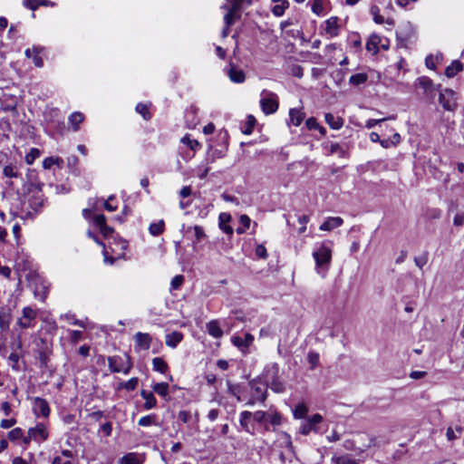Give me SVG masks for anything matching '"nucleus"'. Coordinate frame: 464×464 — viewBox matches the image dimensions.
I'll return each mask as SVG.
<instances>
[{
    "label": "nucleus",
    "mask_w": 464,
    "mask_h": 464,
    "mask_svg": "<svg viewBox=\"0 0 464 464\" xmlns=\"http://www.w3.org/2000/svg\"><path fill=\"white\" fill-rule=\"evenodd\" d=\"M184 282V276L181 275H178L174 276L170 283L171 290H177L179 289Z\"/></svg>",
    "instance_id": "4d7b16f0"
},
{
    "label": "nucleus",
    "mask_w": 464,
    "mask_h": 464,
    "mask_svg": "<svg viewBox=\"0 0 464 464\" xmlns=\"http://www.w3.org/2000/svg\"><path fill=\"white\" fill-rule=\"evenodd\" d=\"M219 227L227 235L233 234V228L227 223L231 220V216L227 213H221L218 217Z\"/></svg>",
    "instance_id": "a878e982"
},
{
    "label": "nucleus",
    "mask_w": 464,
    "mask_h": 464,
    "mask_svg": "<svg viewBox=\"0 0 464 464\" xmlns=\"http://www.w3.org/2000/svg\"><path fill=\"white\" fill-rule=\"evenodd\" d=\"M415 85L417 88L423 91V94L429 97H433L435 95L436 89L430 78L426 76L420 77L417 79Z\"/></svg>",
    "instance_id": "f8f14e48"
},
{
    "label": "nucleus",
    "mask_w": 464,
    "mask_h": 464,
    "mask_svg": "<svg viewBox=\"0 0 464 464\" xmlns=\"http://www.w3.org/2000/svg\"><path fill=\"white\" fill-rule=\"evenodd\" d=\"M41 155V151L40 150L36 149V148H32L30 150V151L26 154L25 156V162L28 164V165H32L34 163V161L39 158Z\"/></svg>",
    "instance_id": "8fccbe9b"
},
{
    "label": "nucleus",
    "mask_w": 464,
    "mask_h": 464,
    "mask_svg": "<svg viewBox=\"0 0 464 464\" xmlns=\"http://www.w3.org/2000/svg\"><path fill=\"white\" fill-rule=\"evenodd\" d=\"M343 224V219L340 217H329L320 226V230L331 231Z\"/></svg>",
    "instance_id": "a211bd4d"
},
{
    "label": "nucleus",
    "mask_w": 464,
    "mask_h": 464,
    "mask_svg": "<svg viewBox=\"0 0 464 464\" xmlns=\"http://www.w3.org/2000/svg\"><path fill=\"white\" fill-rule=\"evenodd\" d=\"M368 75L364 72H360L353 74L349 79V83L353 86H359L361 84H363L367 82Z\"/></svg>",
    "instance_id": "4c0bfd02"
},
{
    "label": "nucleus",
    "mask_w": 464,
    "mask_h": 464,
    "mask_svg": "<svg viewBox=\"0 0 464 464\" xmlns=\"http://www.w3.org/2000/svg\"><path fill=\"white\" fill-rule=\"evenodd\" d=\"M149 231L152 236H160L164 231V221L160 220L157 223H152L150 225Z\"/></svg>",
    "instance_id": "c03bdc74"
},
{
    "label": "nucleus",
    "mask_w": 464,
    "mask_h": 464,
    "mask_svg": "<svg viewBox=\"0 0 464 464\" xmlns=\"http://www.w3.org/2000/svg\"><path fill=\"white\" fill-rule=\"evenodd\" d=\"M37 315V310L31 306H25L22 310V316L17 319V325L23 329L33 328Z\"/></svg>",
    "instance_id": "1a4fd4ad"
},
{
    "label": "nucleus",
    "mask_w": 464,
    "mask_h": 464,
    "mask_svg": "<svg viewBox=\"0 0 464 464\" xmlns=\"http://www.w3.org/2000/svg\"><path fill=\"white\" fill-rule=\"evenodd\" d=\"M156 419L157 417L154 414L146 415L139 420L138 424L141 427H149L150 425L156 424Z\"/></svg>",
    "instance_id": "de8ad7c7"
},
{
    "label": "nucleus",
    "mask_w": 464,
    "mask_h": 464,
    "mask_svg": "<svg viewBox=\"0 0 464 464\" xmlns=\"http://www.w3.org/2000/svg\"><path fill=\"white\" fill-rule=\"evenodd\" d=\"M19 165L15 161H8L3 169V174L6 178L16 179L21 176Z\"/></svg>",
    "instance_id": "aec40b11"
},
{
    "label": "nucleus",
    "mask_w": 464,
    "mask_h": 464,
    "mask_svg": "<svg viewBox=\"0 0 464 464\" xmlns=\"http://www.w3.org/2000/svg\"><path fill=\"white\" fill-rule=\"evenodd\" d=\"M54 165L59 169H62L63 165V160L59 157H48L45 158L43 161V167L44 169H50Z\"/></svg>",
    "instance_id": "473e14b6"
},
{
    "label": "nucleus",
    "mask_w": 464,
    "mask_h": 464,
    "mask_svg": "<svg viewBox=\"0 0 464 464\" xmlns=\"http://www.w3.org/2000/svg\"><path fill=\"white\" fill-rule=\"evenodd\" d=\"M275 5L272 8V13L275 16H282L285 11L289 7L287 0H272Z\"/></svg>",
    "instance_id": "393cba45"
},
{
    "label": "nucleus",
    "mask_w": 464,
    "mask_h": 464,
    "mask_svg": "<svg viewBox=\"0 0 464 464\" xmlns=\"http://www.w3.org/2000/svg\"><path fill=\"white\" fill-rule=\"evenodd\" d=\"M138 382H139L138 378H136V377L135 378H131L129 381H127L126 382H124L123 387L127 391H133V390L136 389V387L138 385Z\"/></svg>",
    "instance_id": "69168bd1"
},
{
    "label": "nucleus",
    "mask_w": 464,
    "mask_h": 464,
    "mask_svg": "<svg viewBox=\"0 0 464 464\" xmlns=\"http://www.w3.org/2000/svg\"><path fill=\"white\" fill-rule=\"evenodd\" d=\"M308 221H309L308 216L303 215L298 218V222L301 225V227L298 229V232L300 234L304 233L306 230V224L308 223Z\"/></svg>",
    "instance_id": "0e129e2a"
},
{
    "label": "nucleus",
    "mask_w": 464,
    "mask_h": 464,
    "mask_svg": "<svg viewBox=\"0 0 464 464\" xmlns=\"http://www.w3.org/2000/svg\"><path fill=\"white\" fill-rule=\"evenodd\" d=\"M323 2L322 0H314L312 5V11L316 14H321L323 12Z\"/></svg>",
    "instance_id": "338daca9"
},
{
    "label": "nucleus",
    "mask_w": 464,
    "mask_h": 464,
    "mask_svg": "<svg viewBox=\"0 0 464 464\" xmlns=\"http://www.w3.org/2000/svg\"><path fill=\"white\" fill-rule=\"evenodd\" d=\"M178 419L182 421L183 423H188L192 419V413L188 411H180L178 413Z\"/></svg>",
    "instance_id": "13d9d810"
},
{
    "label": "nucleus",
    "mask_w": 464,
    "mask_h": 464,
    "mask_svg": "<svg viewBox=\"0 0 464 464\" xmlns=\"http://www.w3.org/2000/svg\"><path fill=\"white\" fill-rule=\"evenodd\" d=\"M267 417L266 424L269 423L273 427H277L281 425L282 416L277 411H266Z\"/></svg>",
    "instance_id": "f704fd0d"
},
{
    "label": "nucleus",
    "mask_w": 464,
    "mask_h": 464,
    "mask_svg": "<svg viewBox=\"0 0 464 464\" xmlns=\"http://www.w3.org/2000/svg\"><path fill=\"white\" fill-rule=\"evenodd\" d=\"M233 344L240 349L247 348L254 341V336L248 333L245 334L244 337L233 336L231 339Z\"/></svg>",
    "instance_id": "412c9836"
},
{
    "label": "nucleus",
    "mask_w": 464,
    "mask_h": 464,
    "mask_svg": "<svg viewBox=\"0 0 464 464\" xmlns=\"http://www.w3.org/2000/svg\"><path fill=\"white\" fill-rule=\"evenodd\" d=\"M183 339V334L179 332H172L166 335V344L171 348H175Z\"/></svg>",
    "instance_id": "c85d7f7f"
},
{
    "label": "nucleus",
    "mask_w": 464,
    "mask_h": 464,
    "mask_svg": "<svg viewBox=\"0 0 464 464\" xmlns=\"http://www.w3.org/2000/svg\"><path fill=\"white\" fill-rule=\"evenodd\" d=\"M33 288L34 295L36 299L44 302L47 296L48 287L45 285L44 280L39 276V280L29 285Z\"/></svg>",
    "instance_id": "ddd939ff"
},
{
    "label": "nucleus",
    "mask_w": 464,
    "mask_h": 464,
    "mask_svg": "<svg viewBox=\"0 0 464 464\" xmlns=\"http://www.w3.org/2000/svg\"><path fill=\"white\" fill-rule=\"evenodd\" d=\"M135 341L136 349L138 350H149L151 344V337L149 334L138 332L133 336Z\"/></svg>",
    "instance_id": "2eb2a0df"
},
{
    "label": "nucleus",
    "mask_w": 464,
    "mask_h": 464,
    "mask_svg": "<svg viewBox=\"0 0 464 464\" xmlns=\"http://www.w3.org/2000/svg\"><path fill=\"white\" fill-rule=\"evenodd\" d=\"M259 103L265 114L276 113L279 105L278 96L270 91L264 90L260 93Z\"/></svg>",
    "instance_id": "423d86ee"
},
{
    "label": "nucleus",
    "mask_w": 464,
    "mask_h": 464,
    "mask_svg": "<svg viewBox=\"0 0 464 464\" xmlns=\"http://www.w3.org/2000/svg\"><path fill=\"white\" fill-rule=\"evenodd\" d=\"M115 200L114 196H110L107 200L104 201L103 207L107 211H115L118 208V205L114 204L113 201Z\"/></svg>",
    "instance_id": "6e6d98bb"
},
{
    "label": "nucleus",
    "mask_w": 464,
    "mask_h": 464,
    "mask_svg": "<svg viewBox=\"0 0 464 464\" xmlns=\"http://www.w3.org/2000/svg\"><path fill=\"white\" fill-rule=\"evenodd\" d=\"M251 387L255 390L256 394L254 395L258 401L264 402L266 399V387H261L256 385V382H250Z\"/></svg>",
    "instance_id": "c9c22d12"
},
{
    "label": "nucleus",
    "mask_w": 464,
    "mask_h": 464,
    "mask_svg": "<svg viewBox=\"0 0 464 464\" xmlns=\"http://www.w3.org/2000/svg\"><path fill=\"white\" fill-rule=\"evenodd\" d=\"M380 43V36L375 34H372L366 43L367 51L372 52L373 54H376L379 52L378 45Z\"/></svg>",
    "instance_id": "7c9ffc66"
},
{
    "label": "nucleus",
    "mask_w": 464,
    "mask_h": 464,
    "mask_svg": "<svg viewBox=\"0 0 464 464\" xmlns=\"http://www.w3.org/2000/svg\"><path fill=\"white\" fill-rule=\"evenodd\" d=\"M255 253H256V256L261 259H266L268 256L266 248L262 244H259L256 246Z\"/></svg>",
    "instance_id": "bf43d9fd"
},
{
    "label": "nucleus",
    "mask_w": 464,
    "mask_h": 464,
    "mask_svg": "<svg viewBox=\"0 0 464 464\" xmlns=\"http://www.w3.org/2000/svg\"><path fill=\"white\" fill-rule=\"evenodd\" d=\"M370 12H371V14L373 17V21L376 24H381L384 23V19L380 14V9H379V7L377 5H372Z\"/></svg>",
    "instance_id": "864d4df0"
},
{
    "label": "nucleus",
    "mask_w": 464,
    "mask_h": 464,
    "mask_svg": "<svg viewBox=\"0 0 464 464\" xmlns=\"http://www.w3.org/2000/svg\"><path fill=\"white\" fill-rule=\"evenodd\" d=\"M24 432L21 428H14L7 433L8 440L13 442L21 440L22 442L24 443Z\"/></svg>",
    "instance_id": "e433bc0d"
},
{
    "label": "nucleus",
    "mask_w": 464,
    "mask_h": 464,
    "mask_svg": "<svg viewBox=\"0 0 464 464\" xmlns=\"http://www.w3.org/2000/svg\"><path fill=\"white\" fill-rule=\"evenodd\" d=\"M323 422V416L321 414H314L307 417L302 421L299 430L303 435H308L310 432H321L320 424Z\"/></svg>",
    "instance_id": "6e6552de"
},
{
    "label": "nucleus",
    "mask_w": 464,
    "mask_h": 464,
    "mask_svg": "<svg viewBox=\"0 0 464 464\" xmlns=\"http://www.w3.org/2000/svg\"><path fill=\"white\" fill-rule=\"evenodd\" d=\"M50 436V424L48 421L37 422L34 427L28 429L24 439V445L28 446L32 441L42 444Z\"/></svg>",
    "instance_id": "f03ea898"
},
{
    "label": "nucleus",
    "mask_w": 464,
    "mask_h": 464,
    "mask_svg": "<svg viewBox=\"0 0 464 464\" xmlns=\"http://www.w3.org/2000/svg\"><path fill=\"white\" fill-rule=\"evenodd\" d=\"M332 460L334 464H358L355 459L350 458L347 455L334 457Z\"/></svg>",
    "instance_id": "3c124183"
},
{
    "label": "nucleus",
    "mask_w": 464,
    "mask_h": 464,
    "mask_svg": "<svg viewBox=\"0 0 464 464\" xmlns=\"http://www.w3.org/2000/svg\"><path fill=\"white\" fill-rule=\"evenodd\" d=\"M333 242L325 241L313 252V257L315 261V271L322 277H324L330 268L333 253Z\"/></svg>",
    "instance_id": "f257e3e1"
},
{
    "label": "nucleus",
    "mask_w": 464,
    "mask_h": 464,
    "mask_svg": "<svg viewBox=\"0 0 464 464\" xmlns=\"http://www.w3.org/2000/svg\"><path fill=\"white\" fill-rule=\"evenodd\" d=\"M463 68L462 63L459 60H455L450 65L446 67L445 75L449 78L454 77Z\"/></svg>",
    "instance_id": "2f4dec72"
},
{
    "label": "nucleus",
    "mask_w": 464,
    "mask_h": 464,
    "mask_svg": "<svg viewBox=\"0 0 464 464\" xmlns=\"http://www.w3.org/2000/svg\"><path fill=\"white\" fill-rule=\"evenodd\" d=\"M252 418V412L244 411L239 415V424L243 430L247 433L253 434V430L249 425L250 419Z\"/></svg>",
    "instance_id": "b1692460"
},
{
    "label": "nucleus",
    "mask_w": 464,
    "mask_h": 464,
    "mask_svg": "<svg viewBox=\"0 0 464 464\" xmlns=\"http://www.w3.org/2000/svg\"><path fill=\"white\" fill-rule=\"evenodd\" d=\"M29 207L34 214L39 213L44 206V198L42 191L39 189L29 198Z\"/></svg>",
    "instance_id": "4468645a"
},
{
    "label": "nucleus",
    "mask_w": 464,
    "mask_h": 464,
    "mask_svg": "<svg viewBox=\"0 0 464 464\" xmlns=\"http://www.w3.org/2000/svg\"><path fill=\"white\" fill-rule=\"evenodd\" d=\"M151 104L149 103H138L136 106V111L139 114H141L142 116H145L146 114L150 113L149 108Z\"/></svg>",
    "instance_id": "e2e57ef3"
},
{
    "label": "nucleus",
    "mask_w": 464,
    "mask_h": 464,
    "mask_svg": "<svg viewBox=\"0 0 464 464\" xmlns=\"http://www.w3.org/2000/svg\"><path fill=\"white\" fill-rule=\"evenodd\" d=\"M144 457L136 452H130L125 454L121 459V464H143Z\"/></svg>",
    "instance_id": "4be33fe9"
},
{
    "label": "nucleus",
    "mask_w": 464,
    "mask_h": 464,
    "mask_svg": "<svg viewBox=\"0 0 464 464\" xmlns=\"http://www.w3.org/2000/svg\"><path fill=\"white\" fill-rule=\"evenodd\" d=\"M324 32L330 37L337 36L339 34V24L338 18L336 16H332L327 19L325 22Z\"/></svg>",
    "instance_id": "6ab92c4d"
},
{
    "label": "nucleus",
    "mask_w": 464,
    "mask_h": 464,
    "mask_svg": "<svg viewBox=\"0 0 464 464\" xmlns=\"http://www.w3.org/2000/svg\"><path fill=\"white\" fill-rule=\"evenodd\" d=\"M33 412L37 418L40 416L48 418L51 410L47 401L40 397H35L34 399Z\"/></svg>",
    "instance_id": "9b49d317"
},
{
    "label": "nucleus",
    "mask_w": 464,
    "mask_h": 464,
    "mask_svg": "<svg viewBox=\"0 0 464 464\" xmlns=\"http://www.w3.org/2000/svg\"><path fill=\"white\" fill-rule=\"evenodd\" d=\"M34 55L32 57L33 62L36 67H42L44 65L43 59L39 56L40 52L43 51L42 47L34 46L33 47Z\"/></svg>",
    "instance_id": "603ef678"
},
{
    "label": "nucleus",
    "mask_w": 464,
    "mask_h": 464,
    "mask_svg": "<svg viewBox=\"0 0 464 464\" xmlns=\"http://www.w3.org/2000/svg\"><path fill=\"white\" fill-rule=\"evenodd\" d=\"M207 331L208 334L214 338H220L223 335V331L216 320H212L207 324Z\"/></svg>",
    "instance_id": "cd10ccee"
},
{
    "label": "nucleus",
    "mask_w": 464,
    "mask_h": 464,
    "mask_svg": "<svg viewBox=\"0 0 464 464\" xmlns=\"http://www.w3.org/2000/svg\"><path fill=\"white\" fill-rule=\"evenodd\" d=\"M19 359H20V356L18 353H12L9 357H8V360L9 362L12 363V368L14 369V370H18V362H19Z\"/></svg>",
    "instance_id": "774afa93"
},
{
    "label": "nucleus",
    "mask_w": 464,
    "mask_h": 464,
    "mask_svg": "<svg viewBox=\"0 0 464 464\" xmlns=\"http://www.w3.org/2000/svg\"><path fill=\"white\" fill-rule=\"evenodd\" d=\"M229 79L236 83H242L246 80V75L243 70L237 68L235 64L230 63L227 72Z\"/></svg>",
    "instance_id": "dca6fc26"
},
{
    "label": "nucleus",
    "mask_w": 464,
    "mask_h": 464,
    "mask_svg": "<svg viewBox=\"0 0 464 464\" xmlns=\"http://www.w3.org/2000/svg\"><path fill=\"white\" fill-rule=\"evenodd\" d=\"M70 341L72 343H77L82 337V333L77 330H70Z\"/></svg>",
    "instance_id": "680f3d73"
},
{
    "label": "nucleus",
    "mask_w": 464,
    "mask_h": 464,
    "mask_svg": "<svg viewBox=\"0 0 464 464\" xmlns=\"http://www.w3.org/2000/svg\"><path fill=\"white\" fill-rule=\"evenodd\" d=\"M82 121L83 118H51L47 127L54 129L60 135H64L71 130H78Z\"/></svg>",
    "instance_id": "7ed1b4c3"
},
{
    "label": "nucleus",
    "mask_w": 464,
    "mask_h": 464,
    "mask_svg": "<svg viewBox=\"0 0 464 464\" xmlns=\"http://www.w3.org/2000/svg\"><path fill=\"white\" fill-rule=\"evenodd\" d=\"M181 142L194 152L198 151L201 148V144L197 140L193 139L189 134L185 135L181 139Z\"/></svg>",
    "instance_id": "72a5a7b5"
},
{
    "label": "nucleus",
    "mask_w": 464,
    "mask_h": 464,
    "mask_svg": "<svg viewBox=\"0 0 464 464\" xmlns=\"http://www.w3.org/2000/svg\"><path fill=\"white\" fill-rule=\"evenodd\" d=\"M305 126L308 130H318L322 135L325 133V129L321 127L316 121V118H306Z\"/></svg>",
    "instance_id": "a18cd8bd"
},
{
    "label": "nucleus",
    "mask_w": 464,
    "mask_h": 464,
    "mask_svg": "<svg viewBox=\"0 0 464 464\" xmlns=\"http://www.w3.org/2000/svg\"><path fill=\"white\" fill-rule=\"evenodd\" d=\"M15 270L19 283H21L22 278H25L29 285H33V283L39 280V274L33 262L26 258L19 257L17 259Z\"/></svg>",
    "instance_id": "20e7f679"
},
{
    "label": "nucleus",
    "mask_w": 464,
    "mask_h": 464,
    "mask_svg": "<svg viewBox=\"0 0 464 464\" xmlns=\"http://www.w3.org/2000/svg\"><path fill=\"white\" fill-rule=\"evenodd\" d=\"M61 319L66 321L68 324H72V325H77V326H80L82 328L86 327L83 321L76 319L74 314H62Z\"/></svg>",
    "instance_id": "37998d69"
},
{
    "label": "nucleus",
    "mask_w": 464,
    "mask_h": 464,
    "mask_svg": "<svg viewBox=\"0 0 464 464\" xmlns=\"http://www.w3.org/2000/svg\"><path fill=\"white\" fill-rule=\"evenodd\" d=\"M456 100V93L452 90L446 89L440 93V103L448 111H454L457 107Z\"/></svg>",
    "instance_id": "9d476101"
},
{
    "label": "nucleus",
    "mask_w": 464,
    "mask_h": 464,
    "mask_svg": "<svg viewBox=\"0 0 464 464\" xmlns=\"http://www.w3.org/2000/svg\"><path fill=\"white\" fill-rule=\"evenodd\" d=\"M11 322V313L8 308L0 306V329L6 331L9 329Z\"/></svg>",
    "instance_id": "5701e85b"
},
{
    "label": "nucleus",
    "mask_w": 464,
    "mask_h": 464,
    "mask_svg": "<svg viewBox=\"0 0 464 464\" xmlns=\"http://www.w3.org/2000/svg\"><path fill=\"white\" fill-rule=\"evenodd\" d=\"M329 125L334 129H339L343 125V118H325Z\"/></svg>",
    "instance_id": "052dcab7"
},
{
    "label": "nucleus",
    "mask_w": 464,
    "mask_h": 464,
    "mask_svg": "<svg viewBox=\"0 0 464 464\" xmlns=\"http://www.w3.org/2000/svg\"><path fill=\"white\" fill-rule=\"evenodd\" d=\"M154 392L161 397H167L169 395V384L167 382H157L152 386Z\"/></svg>",
    "instance_id": "ea45409f"
},
{
    "label": "nucleus",
    "mask_w": 464,
    "mask_h": 464,
    "mask_svg": "<svg viewBox=\"0 0 464 464\" xmlns=\"http://www.w3.org/2000/svg\"><path fill=\"white\" fill-rule=\"evenodd\" d=\"M256 124V118H248V120L240 127L244 134L249 135Z\"/></svg>",
    "instance_id": "49530a36"
},
{
    "label": "nucleus",
    "mask_w": 464,
    "mask_h": 464,
    "mask_svg": "<svg viewBox=\"0 0 464 464\" xmlns=\"http://www.w3.org/2000/svg\"><path fill=\"white\" fill-rule=\"evenodd\" d=\"M141 397L145 400L144 409L150 410L156 407L157 400L152 392H146L144 390L140 392Z\"/></svg>",
    "instance_id": "c756f323"
},
{
    "label": "nucleus",
    "mask_w": 464,
    "mask_h": 464,
    "mask_svg": "<svg viewBox=\"0 0 464 464\" xmlns=\"http://www.w3.org/2000/svg\"><path fill=\"white\" fill-rule=\"evenodd\" d=\"M93 223L99 227L103 236L107 237L112 234L113 228L106 224V218L103 214L96 215L93 218Z\"/></svg>",
    "instance_id": "f3484780"
},
{
    "label": "nucleus",
    "mask_w": 464,
    "mask_h": 464,
    "mask_svg": "<svg viewBox=\"0 0 464 464\" xmlns=\"http://www.w3.org/2000/svg\"><path fill=\"white\" fill-rule=\"evenodd\" d=\"M239 221L241 226L237 228V233L241 235L244 234L249 228L251 219L247 215H241Z\"/></svg>",
    "instance_id": "79ce46f5"
},
{
    "label": "nucleus",
    "mask_w": 464,
    "mask_h": 464,
    "mask_svg": "<svg viewBox=\"0 0 464 464\" xmlns=\"http://www.w3.org/2000/svg\"><path fill=\"white\" fill-rule=\"evenodd\" d=\"M308 408L304 404H298L294 410V417L295 419H306Z\"/></svg>",
    "instance_id": "09e8293b"
},
{
    "label": "nucleus",
    "mask_w": 464,
    "mask_h": 464,
    "mask_svg": "<svg viewBox=\"0 0 464 464\" xmlns=\"http://www.w3.org/2000/svg\"><path fill=\"white\" fill-rule=\"evenodd\" d=\"M252 0H230V5H224L221 6L222 9L227 10V14L224 16L225 24L227 26L232 25L237 19L240 18V11L242 6L250 5Z\"/></svg>",
    "instance_id": "39448f33"
},
{
    "label": "nucleus",
    "mask_w": 464,
    "mask_h": 464,
    "mask_svg": "<svg viewBox=\"0 0 464 464\" xmlns=\"http://www.w3.org/2000/svg\"><path fill=\"white\" fill-rule=\"evenodd\" d=\"M307 361L310 363V368L314 369L319 363V354L315 352H309Z\"/></svg>",
    "instance_id": "5fc2aeb1"
},
{
    "label": "nucleus",
    "mask_w": 464,
    "mask_h": 464,
    "mask_svg": "<svg viewBox=\"0 0 464 464\" xmlns=\"http://www.w3.org/2000/svg\"><path fill=\"white\" fill-rule=\"evenodd\" d=\"M189 231H193V233H194V237H195V240H193L194 246L207 238L205 230L201 226L196 225L194 227H188L187 228V232H189Z\"/></svg>",
    "instance_id": "bb28decb"
},
{
    "label": "nucleus",
    "mask_w": 464,
    "mask_h": 464,
    "mask_svg": "<svg viewBox=\"0 0 464 464\" xmlns=\"http://www.w3.org/2000/svg\"><path fill=\"white\" fill-rule=\"evenodd\" d=\"M152 366L154 371L161 373H165L169 368L167 362L160 357H156L152 360Z\"/></svg>",
    "instance_id": "58836bf2"
},
{
    "label": "nucleus",
    "mask_w": 464,
    "mask_h": 464,
    "mask_svg": "<svg viewBox=\"0 0 464 464\" xmlns=\"http://www.w3.org/2000/svg\"><path fill=\"white\" fill-rule=\"evenodd\" d=\"M266 417H267L266 411H256L255 412H252L253 420L257 423L264 424L265 430H269L268 425L266 424Z\"/></svg>",
    "instance_id": "a19ab883"
},
{
    "label": "nucleus",
    "mask_w": 464,
    "mask_h": 464,
    "mask_svg": "<svg viewBox=\"0 0 464 464\" xmlns=\"http://www.w3.org/2000/svg\"><path fill=\"white\" fill-rule=\"evenodd\" d=\"M109 368L112 372H122L128 374L132 367L130 357L124 356H111L108 358Z\"/></svg>",
    "instance_id": "0eeeda50"
}]
</instances>
